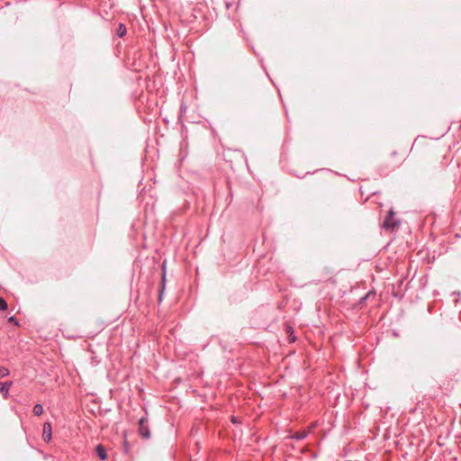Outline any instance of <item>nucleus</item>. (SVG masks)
I'll return each mask as SVG.
<instances>
[{"label":"nucleus","mask_w":461,"mask_h":461,"mask_svg":"<svg viewBox=\"0 0 461 461\" xmlns=\"http://www.w3.org/2000/svg\"><path fill=\"white\" fill-rule=\"evenodd\" d=\"M127 32V29L124 24L120 23L116 29V33L119 37H123Z\"/></svg>","instance_id":"7"},{"label":"nucleus","mask_w":461,"mask_h":461,"mask_svg":"<svg viewBox=\"0 0 461 461\" xmlns=\"http://www.w3.org/2000/svg\"><path fill=\"white\" fill-rule=\"evenodd\" d=\"M309 433V430L303 429L302 431H296L294 433H292V429H290V439H296L301 440L303 439Z\"/></svg>","instance_id":"4"},{"label":"nucleus","mask_w":461,"mask_h":461,"mask_svg":"<svg viewBox=\"0 0 461 461\" xmlns=\"http://www.w3.org/2000/svg\"><path fill=\"white\" fill-rule=\"evenodd\" d=\"M290 343L295 341V337L293 335V331L290 330Z\"/></svg>","instance_id":"11"},{"label":"nucleus","mask_w":461,"mask_h":461,"mask_svg":"<svg viewBox=\"0 0 461 461\" xmlns=\"http://www.w3.org/2000/svg\"><path fill=\"white\" fill-rule=\"evenodd\" d=\"M51 434H52V427L51 424L49 422L44 423L43 425V431H42V438L46 442L50 441L51 439Z\"/></svg>","instance_id":"3"},{"label":"nucleus","mask_w":461,"mask_h":461,"mask_svg":"<svg viewBox=\"0 0 461 461\" xmlns=\"http://www.w3.org/2000/svg\"><path fill=\"white\" fill-rule=\"evenodd\" d=\"M9 321L14 322V317H10L9 318Z\"/></svg>","instance_id":"12"},{"label":"nucleus","mask_w":461,"mask_h":461,"mask_svg":"<svg viewBox=\"0 0 461 461\" xmlns=\"http://www.w3.org/2000/svg\"><path fill=\"white\" fill-rule=\"evenodd\" d=\"M139 423H140L139 424L140 425V427H139L140 433L142 435V437H144L146 438H149L150 432L147 426V420L144 418H142L140 420Z\"/></svg>","instance_id":"2"},{"label":"nucleus","mask_w":461,"mask_h":461,"mask_svg":"<svg viewBox=\"0 0 461 461\" xmlns=\"http://www.w3.org/2000/svg\"><path fill=\"white\" fill-rule=\"evenodd\" d=\"M7 309V303L6 302L0 297V310L5 311Z\"/></svg>","instance_id":"10"},{"label":"nucleus","mask_w":461,"mask_h":461,"mask_svg":"<svg viewBox=\"0 0 461 461\" xmlns=\"http://www.w3.org/2000/svg\"><path fill=\"white\" fill-rule=\"evenodd\" d=\"M95 453L101 460H105L107 458L106 450L102 445L96 446Z\"/></svg>","instance_id":"6"},{"label":"nucleus","mask_w":461,"mask_h":461,"mask_svg":"<svg viewBox=\"0 0 461 461\" xmlns=\"http://www.w3.org/2000/svg\"><path fill=\"white\" fill-rule=\"evenodd\" d=\"M33 413L37 416H40L43 413V407L41 404H36L33 407Z\"/></svg>","instance_id":"8"},{"label":"nucleus","mask_w":461,"mask_h":461,"mask_svg":"<svg viewBox=\"0 0 461 461\" xmlns=\"http://www.w3.org/2000/svg\"><path fill=\"white\" fill-rule=\"evenodd\" d=\"M13 382H5L0 383V393L4 395L5 398L8 397V392L10 387L12 386Z\"/></svg>","instance_id":"5"},{"label":"nucleus","mask_w":461,"mask_h":461,"mask_svg":"<svg viewBox=\"0 0 461 461\" xmlns=\"http://www.w3.org/2000/svg\"><path fill=\"white\" fill-rule=\"evenodd\" d=\"M9 370L6 367H0V378L5 377L9 375Z\"/></svg>","instance_id":"9"},{"label":"nucleus","mask_w":461,"mask_h":461,"mask_svg":"<svg viewBox=\"0 0 461 461\" xmlns=\"http://www.w3.org/2000/svg\"><path fill=\"white\" fill-rule=\"evenodd\" d=\"M400 226V220L395 218V212L393 208H391L384 218L382 228L386 231H394Z\"/></svg>","instance_id":"1"}]
</instances>
